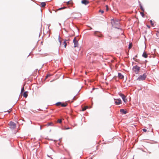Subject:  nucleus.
<instances>
[{"label": "nucleus", "mask_w": 159, "mask_h": 159, "mask_svg": "<svg viewBox=\"0 0 159 159\" xmlns=\"http://www.w3.org/2000/svg\"><path fill=\"white\" fill-rule=\"evenodd\" d=\"M147 27L148 28H150V26L148 25H147Z\"/></svg>", "instance_id": "473e14b6"}, {"label": "nucleus", "mask_w": 159, "mask_h": 159, "mask_svg": "<svg viewBox=\"0 0 159 159\" xmlns=\"http://www.w3.org/2000/svg\"><path fill=\"white\" fill-rule=\"evenodd\" d=\"M11 111H8V112L9 113L11 112Z\"/></svg>", "instance_id": "72a5a7b5"}, {"label": "nucleus", "mask_w": 159, "mask_h": 159, "mask_svg": "<svg viewBox=\"0 0 159 159\" xmlns=\"http://www.w3.org/2000/svg\"><path fill=\"white\" fill-rule=\"evenodd\" d=\"M99 12H101L102 14L104 13V11L102 10H100Z\"/></svg>", "instance_id": "cd10ccee"}, {"label": "nucleus", "mask_w": 159, "mask_h": 159, "mask_svg": "<svg viewBox=\"0 0 159 159\" xmlns=\"http://www.w3.org/2000/svg\"><path fill=\"white\" fill-rule=\"evenodd\" d=\"M143 131L144 132H146L147 131V129H143Z\"/></svg>", "instance_id": "c85d7f7f"}, {"label": "nucleus", "mask_w": 159, "mask_h": 159, "mask_svg": "<svg viewBox=\"0 0 159 159\" xmlns=\"http://www.w3.org/2000/svg\"><path fill=\"white\" fill-rule=\"evenodd\" d=\"M51 75L50 74H48L46 77V78L47 79L48 77L50 76Z\"/></svg>", "instance_id": "bb28decb"}, {"label": "nucleus", "mask_w": 159, "mask_h": 159, "mask_svg": "<svg viewBox=\"0 0 159 159\" xmlns=\"http://www.w3.org/2000/svg\"><path fill=\"white\" fill-rule=\"evenodd\" d=\"M119 95L122 98L125 97V96L123 93H120Z\"/></svg>", "instance_id": "f3484780"}, {"label": "nucleus", "mask_w": 159, "mask_h": 159, "mask_svg": "<svg viewBox=\"0 0 159 159\" xmlns=\"http://www.w3.org/2000/svg\"><path fill=\"white\" fill-rule=\"evenodd\" d=\"M61 102H58L57 103H56V105L57 106H59L61 105Z\"/></svg>", "instance_id": "a211bd4d"}, {"label": "nucleus", "mask_w": 159, "mask_h": 159, "mask_svg": "<svg viewBox=\"0 0 159 159\" xmlns=\"http://www.w3.org/2000/svg\"><path fill=\"white\" fill-rule=\"evenodd\" d=\"M28 92L27 91L24 92L23 93L24 97L25 98H26L28 96Z\"/></svg>", "instance_id": "f8f14e48"}, {"label": "nucleus", "mask_w": 159, "mask_h": 159, "mask_svg": "<svg viewBox=\"0 0 159 159\" xmlns=\"http://www.w3.org/2000/svg\"><path fill=\"white\" fill-rule=\"evenodd\" d=\"M146 77L147 75L144 73L143 75H139L137 80L139 81H143L145 80Z\"/></svg>", "instance_id": "f03ea898"}, {"label": "nucleus", "mask_w": 159, "mask_h": 159, "mask_svg": "<svg viewBox=\"0 0 159 159\" xmlns=\"http://www.w3.org/2000/svg\"><path fill=\"white\" fill-rule=\"evenodd\" d=\"M69 4V2H67V4Z\"/></svg>", "instance_id": "f704fd0d"}, {"label": "nucleus", "mask_w": 159, "mask_h": 159, "mask_svg": "<svg viewBox=\"0 0 159 159\" xmlns=\"http://www.w3.org/2000/svg\"><path fill=\"white\" fill-rule=\"evenodd\" d=\"M73 43L74 44V47H78V42L76 37H75L73 39Z\"/></svg>", "instance_id": "39448f33"}, {"label": "nucleus", "mask_w": 159, "mask_h": 159, "mask_svg": "<svg viewBox=\"0 0 159 159\" xmlns=\"http://www.w3.org/2000/svg\"><path fill=\"white\" fill-rule=\"evenodd\" d=\"M53 125V124L52 122H50V123L48 124V126Z\"/></svg>", "instance_id": "393cba45"}, {"label": "nucleus", "mask_w": 159, "mask_h": 159, "mask_svg": "<svg viewBox=\"0 0 159 159\" xmlns=\"http://www.w3.org/2000/svg\"><path fill=\"white\" fill-rule=\"evenodd\" d=\"M9 125L11 129H15L16 127L15 123L11 121L9 123Z\"/></svg>", "instance_id": "20e7f679"}, {"label": "nucleus", "mask_w": 159, "mask_h": 159, "mask_svg": "<svg viewBox=\"0 0 159 159\" xmlns=\"http://www.w3.org/2000/svg\"><path fill=\"white\" fill-rule=\"evenodd\" d=\"M90 29H92V28L91 27V28H90Z\"/></svg>", "instance_id": "c9c22d12"}, {"label": "nucleus", "mask_w": 159, "mask_h": 159, "mask_svg": "<svg viewBox=\"0 0 159 159\" xmlns=\"http://www.w3.org/2000/svg\"><path fill=\"white\" fill-rule=\"evenodd\" d=\"M41 5L42 7H43L46 5V4L44 2H42L41 3Z\"/></svg>", "instance_id": "4468645a"}, {"label": "nucleus", "mask_w": 159, "mask_h": 159, "mask_svg": "<svg viewBox=\"0 0 159 159\" xmlns=\"http://www.w3.org/2000/svg\"><path fill=\"white\" fill-rule=\"evenodd\" d=\"M106 10L107 11L108 10V6L106 5Z\"/></svg>", "instance_id": "c756f323"}, {"label": "nucleus", "mask_w": 159, "mask_h": 159, "mask_svg": "<svg viewBox=\"0 0 159 159\" xmlns=\"http://www.w3.org/2000/svg\"><path fill=\"white\" fill-rule=\"evenodd\" d=\"M132 43H129V49H130L132 48Z\"/></svg>", "instance_id": "412c9836"}, {"label": "nucleus", "mask_w": 159, "mask_h": 159, "mask_svg": "<svg viewBox=\"0 0 159 159\" xmlns=\"http://www.w3.org/2000/svg\"><path fill=\"white\" fill-rule=\"evenodd\" d=\"M70 129V128L69 127H67V128H66V129Z\"/></svg>", "instance_id": "2f4dec72"}, {"label": "nucleus", "mask_w": 159, "mask_h": 159, "mask_svg": "<svg viewBox=\"0 0 159 159\" xmlns=\"http://www.w3.org/2000/svg\"><path fill=\"white\" fill-rule=\"evenodd\" d=\"M150 22L151 24L152 25V26L154 25V24L153 23V22L152 20H150Z\"/></svg>", "instance_id": "a878e982"}, {"label": "nucleus", "mask_w": 159, "mask_h": 159, "mask_svg": "<svg viewBox=\"0 0 159 159\" xmlns=\"http://www.w3.org/2000/svg\"><path fill=\"white\" fill-rule=\"evenodd\" d=\"M140 69V68L138 66H135L133 67V71L136 73L138 74Z\"/></svg>", "instance_id": "7ed1b4c3"}, {"label": "nucleus", "mask_w": 159, "mask_h": 159, "mask_svg": "<svg viewBox=\"0 0 159 159\" xmlns=\"http://www.w3.org/2000/svg\"><path fill=\"white\" fill-rule=\"evenodd\" d=\"M67 105V103H61V106L62 107H66Z\"/></svg>", "instance_id": "2eb2a0df"}, {"label": "nucleus", "mask_w": 159, "mask_h": 159, "mask_svg": "<svg viewBox=\"0 0 159 159\" xmlns=\"http://www.w3.org/2000/svg\"><path fill=\"white\" fill-rule=\"evenodd\" d=\"M120 112L122 114H125L127 113L126 111H125V110L124 109H120Z\"/></svg>", "instance_id": "9d476101"}, {"label": "nucleus", "mask_w": 159, "mask_h": 159, "mask_svg": "<svg viewBox=\"0 0 159 159\" xmlns=\"http://www.w3.org/2000/svg\"><path fill=\"white\" fill-rule=\"evenodd\" d=\"M94 34L96 36L99 37H101L102 36V34H99V33L97 32H95Z\"/></svg>", "instance_id": "6e6552de"}, {"label": "nucleus", "mask_w": 159, "mask_h": 159, "mask_svg": "<svg viewBox=\"0 0 159 159\" xmlns=\"http://www.w3.org/2000/svg\"><path fill=\"white\" fill-rule=\"evenodd\" d=\"M116 22H114V24H112V25L115 27L116 28L117 25H118L119 24V22L118 21L116 22Z\"/></svg>", "instance_id": "9b49d317"}, {"label": "nucleus", "mask_w": 159, "mask_h": 159, "mask_svg": "<svg viewBox=\"0 0 159 159\" xmlns=\"http://www.w3.org/2000/svg\"><path fill=\"white\" fill-rule=\"evenodd\" d=\"M141 14L142 16L143 17V16L144 15V14L143 12H142L141 13Z\"/></svg>", "instance_id": "7c9ffc66"}, {"label": "nucleus", "mask_w": 159, "mask_h": 159, "mask_svg": "<svg viewBox=\"0 0 159 159\" xmlns=\"http://www.w3.org/2000/svg\"><path fill=\"white\" fill-rule=\"evenodd\" d=\"M88 108V107L87 106L85 107L82 108V111H84L87 108Z\"/></svg>", "instance_id": "aec40b11"}, {"label": "nucleus", "mask_w": 159, "mask_h": 159, "mask_svg": "<svg viewBox=\"0 0 159 159\" xmlns=\"http://www.w3.org/2000/svg\"><path fill=\"white\" fill-rule=\"evenodd\" d=\"M122 99L125 102H126L127 101V99L126 98L125 96L124 97V98H123Z\"/></svg>", "instance_id": "dca6fc26"}, {"label": "nucleus", "mask_w": 159, "mask_h": 159, "mask_svg": "<svg viewBox=\"0 0 159 159\" xmlns=\"http://www.w3.org/2000/svg\"><path fill=\"white\" fill-rule=\"evenodd\" d=\"M62 122L61 120V119H59L57 120V122L59 123H61Z\"/></svg>", "instance_id": "6ab92c4d"}, {"label": "nucleus", "mask_w": 159, "mask_h": 159, "mask_svg": "<svg viewBox=\"0 0 159 159\" xmlns=\"http://www.w3.org/2000/svg\"><path fill=\"white\" fill-rule=\"evenodd\" d=\"M114 100H115V103L116 105H119L121 103V99H114Z\"/></svg>", "instance_id": "423d86ee"}, {"label": "nucleus", "mask_w": 159, "mask_h": 159, "mask_svg": "<svg viewBox=\"0 0 159 159\" xmlns=\"http://www.w3.org/2000/svg\"><path fill=\"white\" fill-rule=\"evenodd\" d=\"M81 3L85 5H86L89 3V2L87 0H83L81 1Z\"/></svg>", "instance_id": "0eeeda50"}, {"label": "nucleus", "mask_w": 159, "mask_h": 159, "mask_svg": "<svg viewBox=\"0 0 159 159\" xmlns=\"http://www.w3.org/2000/svg\"><path fill=\"white\" fill-rule=\"evenodd\" d=\"M24 87H23L21 89V93H22L23 92H24Z\"/></svg>", "instance_id": "5701e85b"}, {"label": "nucleus", "mask_w": 159, "mask_h": 159, "mask_svg": "<svg viewBox=\"0 0 159 159\" xmlns=\"http://www.w3.org/2000/svg\"><path fill=\"white\" fill-rule=\"evenodd\" d=\"M118 77L120 79H122L124 78L123 75L120 73H118Z\"/></svg>", "instance_id": "1a4fd4ad"}, {"label": "nucleus", "mask_w": 159, "mask_h": 159, "mask_svg": "<svg viewBox=\"0 0 159 159\" xmlns=\"http://www.w3.org/2000/svg\"><path fill=\"white\" fill-rule=\"evenodd\" d=\"M143 56L144 57V58H146L147 57H148V55H147V53L145 52H143Z\"/></svg>", "instance_id": "ddd939ff"}, {"label": "nucleus", "mask_w": 159, "mask_h": 159, "mask_svg": "<svg viewBox=\"0 0 159 159\" xmlns=\"http://www.w3.org/2000/svg\"><path fill=\"white\" fill-rule=\"evenodd\" d=\"M140 9L143 11V12L144 11V9L143 8V7H142V6H140Z\"/></svg>", "instance_id": "b1692460"}, {"label": "nucleus", "mask_w": 159, "mask_h": 159, "mask_svg": "<svg viewBox=\"0 0 159 159\" xmlns=\"http://www.w3.org/2000/svg\"><path fill=\"white\" fill-rule=\"evenodd\" d=\"M66 7H61V8H59V9H57L58 10H62V9H65L66 8Z\"/></svg>", "instance_id": "4be33fe9"}, {"label": "nucleus", "mask_w": 159, "mask_h": 159, "mask_svg": "<svg viewBox=\"0 0 159 159\" xmlns=\"http://www.w3.org/2000/svg\"><path fill=\"white\" fill-rule=\"evenodd\" d=\"M58 44L60 46H63L65 48H66L67 43L66 41H63V42H62L60 39V37L59 36L58 39Z\"/></svg>", "instance_id": "f257e3e1"}]
</instances>
